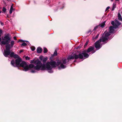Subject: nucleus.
Masks as SVG:
<instances>
[{
  "label": "nucleus",
  "instance_id": "f257e3e1",
  "mask_svg": "<svg viewBox=\"0 0 122 122\" xmlns=\"http://www.w3.org/2000/svg\"><path fill=\"white\" fill-rule=\"evenodd\" d=\"M69 56L67 59H62L58 61L57 63L56 61L51 60L50 62H48L46 64V66L45 65L42 64L41 61L39 60H36L35 61L34 63L36 66L35 68L37 71L44 70L46 69L47 70H51L52 68L58 66L60 65L61 67L62 68H64L66 66L64 65L67 62L69 61V60L71 59H69Z\"/></svg>",
  "mask_w": 122,
  "mask_h": 122
},
{
  "label": "nucleus",
  "instance_id": "f03ea898",
  "mask_svg": "<svg viewBox=\"0 0 122 122\" xmlns=\"http://www.w3.org/2000/svg\"><path fill=\"white\" fill-rule=\"evenodd\" d=\"M2 39L3 41L1 42L0 44L1 45H6L5 46L6 49L4 51L3 54L5 56L7 57L10 53V46L9 44L11 41V37L9 34H8L4 37H2Z\"/></svg>",
  "mask_w": 122,
  "mask_h": 122
},
{
  "label": "nucleus",
  "instance_id": "7ed1b4c3",
  "mask_svg": "<svg viewBox=\"0 0 122 122\" xmlns=\"http://www.w3.org/2000/svg\"><path fill=\"white\" fill-rule=\"evenodd\" d=\"M94 47L90 46L86 51H85L81 53L78 54H74L70 56L69 59H82L83 58L84 59L88 57L89 56L86 53V52L88 53L92 51V53H93L95 52V51L94 50Z\"/></svg>",
  "mask_w": 122,
  "mask_h": 122
},
{
  "label": "nucleus",
  "instance_id": "20e7f679",
  "mask_svg": "<svg viewBox=\"0 0 122 122\" xmlns=\"http://www.w3.org/2000/svg\"><path fill=\"white\" fill-rule=\"evenodd\" d=\"M109 35V32H105L100 39L95 43V47L97 50L99 49L101 47L103 44L107 43L106 41L108 40V37Z\"/></svg>",
  "mask_w": 122,
  "mask_h": 122
},
{
  "label": "nucleus",
  "instance_id": "39448f33",
  "mask_svg": "<svg viewBox=\"0 0 122 122\" xmlns=\"http://www.w3.org/2000/svg\"><path fill=\"white\" fill-rule=\"evenodd\" d=\"M15 61L13 60L11 61V65L14 67H19L20 65V63L21 62L22 60L19 56L17 58Z\"/></svg>",
  "mask_w": 122,
  "mask_h": 122
},
{
  "label": "nucleus",
  "instance_id": "423d86ee",
  "mask_svg": "<svg viewBox=\"0 0 122 122\" xmlns=\"http://www.w3.org/2000/svg\"><path fill=\"white\" fill-rule=\"evenodd\" d=\"M19 67H21L24 68L25 71H27L28 70V66L26 63L24 61H22L20 64Z\"/></svg>",
  "mask_w": 122,
  "mask_h": 122
},
{
  "label": "nucleus",
  "instance_id": "0eeeda50",
  "mask_svg": "<svg viewBox=\"0 0 122 122\" xmlns=\"http://www.w3.org/2000/svg\"><path fill=\"white\" fill-rule=\"evenodd\" d=\"M112 24L114 26V28H116L118 27V26L121 24V23L117 20L115 21V22L114 21L111 22Z\"/></svg>",
  "mask_w": 122,
  "mask_h": 122
},
{
  "label": "nucleus",
  "instance_id": "6e6552de",
  "mask_svg": "<svg viewBox=\"0 0 122 122\" xmlns=\"http://www.w3.org/2000/svg\"><path fill=\"white\" fill-rule=\"evenodd\" d=\"M10 57H13L15 59L17 58L19 56L18 55L15 54L13 52H12L11 53L10 52Z\"/></svg>",
  "mask_w": 122,
  "mask_h": 122
},
{
  "label": "nucleus",
  "instance_id": "1a4fd4ad",
  "mask_svg": "<svg viewBox=\"0 0 122 122\" xmlns=\"http://www.w3.org/2000/svg\"><path fill=\"white\" fill-rule=\"evenodd\" d=\"M114 27H113L112 26H111L109 27V32H107V31H105V32H109L110 35L108 36V39H109V37L108 36L110 35V33H113L114 32Z\"/></svg>",
  "mask_w": 122,
  "mask_h": 122
},
{
  "label": "nucleus",
  "instance_id": "9d476101",
  "mask_svg": "<svg viewBox=\"0 0 122 122\" xmlns=\"http://www.w3.org/2000/svg\"><path fill=\"white\" fill-rule=\"evenodd\" d=\"M105 22H104L102 23L101 25H99L98 26H96L94 29V30H95L96 29L98 28V27H101L103 28L104 27L105 25Z\"/></svg>",
  "mask_w": 122,
  "mask_h": 122
},
{
  "label": "nucleus",
  "instance_id": "9b49d317",
  "mask_svg": "<svg viewBox=\"0 0 122 122\" xmlns=\"http://www.w3.org/2000/svg\"><path fill=\"white\" fill-rule=\"evenodd\" d=\"M42 51V49L40 47H38L37 49V53H41Z\"/></svg>",
  "mask_w": 122,
  "mask_h": 122
},
{
  "label": "nucleus",
  "instance_id": "f8f14e48",
  "mask_svg": "<svg viewBox=\"0 0 122 122\" xmlns=\"http://www.w3.org/2000/svg\"><path fill=\"white\" fill-rule=\"evenodd\" d=\"M35 67H34V65H33L32 64H30L28 66V69L30 68H33V67H34V69L36 70L35 68V67Z\"/></svg>",
  "mask_w": 122,
  "mask_h": 122
},
{
  "label": "nucleus",
  "instance_id": "ddd939ff",
  "mask_svg": "<svg viewBox=\"0 0 122 122\" xmlns=\"http://www.w3.org/2000/svg\"><path fill=\"white\" fill-rule=\"evenodd\" d=\"M121 15L119 13H118V19L119 20L122 21V17H121Z\"/></svg>",
  "mask_w": 122,
  "mask_h": 122
},
{
  "label": "nucleus",
  "instance_id": "4468645a",
  "mask_svg": "<svg viewBox=\"0 0 122 122\" xmlns=\"http://www.w3.org/2000/svg\"><path fill=\"white\" fill-rule=\"evenodd\" d=\"M14 44V41H11L10 42V48L12 47Z\"/></svg>",
  "mask_w": 122,
  "mask_h": 122
},
{
  "label": "nucleus",
  "instance_id": "2eb2a0df",
  "mask_svg": "<svg viewBox=\"0 0 122 122\" xmlns=\"http://www.w3.org/2000/svg\"><path fill=\"white\" fill-rule=\"evenodd\" d=\"M44 53H46L47 52V49L46 48H44Z\"/></svg>",
  "mask_w": 122,
  "mask_h": 122
},
{
  "label": "nucleus",
  "instance_id": "dca6fc26",
  "mask_svg": "<svg viewBox=\"0 0 122 122\" xmlns=\"http://www.w3.org/2000/svg\"><path fill=\"white\" fill-rule=\"evenodd\" d=\"M57 55V52L56 50H55L53 54V56H56Z\"/></svg>",
  "mask_w": 122,
  "mask_h": 122
},
{
  "label": "nucleus",
  "instance_id": "f3484780",
  "mask_svg": "<svg viewBox=\"0 0 122 122\" xmlns=\"http://www.w3.org/2000/svg\"><path fill=\"white\" fill-rule=\"evenodd\" d=\"M116 7V4H115L114 3L113 5V8L112 9V10H114V8Z\"/></svg>",
  "mask_w": 122,
  "mask_h": 122
},
{
  "label": "nucleus",
  "instance_id": "a211bd4d",
  "mask_svg": "<svg viewBox=\"0 0 122 122\" xmlns=\"http://www.w3.org/2000/svg\"><path fill=\"white\" fill-rule=\"evenodd\" d=\"M31 49L32 51H34L35 49V48L34 46H32L31 47Z\"/></svg>",
  "mask_w": 122,
  "mask_h": 122
},
{
  "label": "nucleus",
  "instance_id": "6ab92c4d",
  "mask_svg": "<svg viewBox=\"0 0 122 122\" xmlns=\"http://www.w3.org/2000/svg\"><path fill=\"white\" fill-rule=\"evenodd\" d=\"M47 60V59L45 58L43 60V63H45Z\"/></svg>",
  "mask_w": 122,
  "mask_h": 122
},
{
  "label": "nucleus",
  "instance_id": "aec40b11",
  "mask_svg": "<svg viewBox=\"0 0 122 122\" xmlns=\"http://www.w3.org/2000/svg\"><path fill=\"white\" fill-rule=\"evenodd\" d=\"M2 10L4 13L6 11V9L4 7L3 8Z\"/></svg>",
  "mask_w": 122,
  "mask_h": 122
},
{
  "label": "nucleus",
  "instance_id": "412c9836",
  "mask_svg": "<svg viewBox=\"0 0 122 122\" xmlns=\"http://www.w3.org/2000/svg\"><path fill=\"white\" fill-rule=\"evenodd\" d=\"M3 33V31L2 30L0 29V37Z\"/></svg>",
  "mask_w": 122,
  "mask_h": 122
},
{
  "label": "nucleus",
  "instance_id": "4be33fe9",
  "mask_svg": "<svg viewBox=\"0 0 122 122\" xmlns=\"http://www.w3.org/2000/svg\"><path fill=\"white\" fill-rule=\"evenodd\" d=\"M21 45L23 46H26L27 45V44L25 43H23Z\"/></svg>",
  "mask_w": 122,
  "mask_h": 122
},
{
  "label": "nucleus",
  "instance_id": "5701e85b",
  "mask_svg": "<svg viewBox=\"0 0 122 122\" xmlns=\"http://www.w3.org/2000/svg\"><path fill=\"white\" fill-rule=\"evenodd\" d=\"M13 10V9H10L9 11V13L10 14H11Z\"/></svg>",
  "mask_w": 122,
  "mask_h": 122
},
{
  "label": "nucleus",
  "instance_id": "b1692460",
  "mask_svg": "<svg viewBox=\"0 0 122 122\" xmlns=\"http://www.w3.org/2000/svg\"><path fill=\"white\" fill-rule=\"evenodd\" d=\"M25 59L26 60H29L30 59V58L28 56H26L25 57Z\"/></svg>",
  "mask_w": 122,
  "mask_h": 122
},
{
  "label": "nucleus",
  "instance_id": "393cba45",
  "mask_svg": "<svg viewBox=\"0 0 122 122\" xmlns=\"http://www.w3.org/2000/svg\"><path fill=\"white\" fill-rule=\"evenodd\" d=\"M110 8V7L109 6H108L106 8V10L107 11V10L109 9Z\"/></svg>",
  "mask_w": 122,
  "mask_h": 122
},
{
  "label": "nucleus",
  "instance_id": "a878e982",
  "mask_svg": "<svg viewBox=\"0 0 122 122\" xmlns=\"http://www.w3.org/2000/svg\"><path fill=\"white\" fill-rule=\"evenodd\" d=\"M98 36V34L95 37V39H97Z\"/></svg>",
  "mask_w": 122,
  "mask_h": 122
},
{
  "label": "nucleus",
  "instance_id": "bb28decb",
  "mask_svg": "<svg viewBox=\"0 0 122 122\" xmlns=\"http://www.w3.org/2000/svg\"><path fill=\"white\" fill-rule=\"evenodd\" d=\"M19 41H20L21 42H23L24 41H23L21 40H19Z\"/></svg>",
  "mask_w": 122,
  "mask_h": 122
},
{
  "label": "nucleus",
  "instance_id": "cd10ccee",
  "mask_svg": "<svg viewBox=\"0 0 122 122\" xmlns=\"http://www.w3.org/2000/svg\"><path fill=\"white\" fill-rule=\"evenodd\" d=\"M14 39L15 40H17V39H16V37H15V36L14 37Z\"/></svg>",
  "mask_w": 122,
  "mask_h": 122
},
{
  "label": "nucleus",
  "instance_id": "c85d7f7f",
  "mask_svg": "<svg viewBox=\"0 0 122 122\" xmlns=\"http://www.w3.org/2000/svg\"><path fill=\"white\" fill-rule=\"evenodd\" d=\"M88 42H86V43L85 44L86 46V45H87V44H88Z\"/></svg>",
  "mask_w": 122,
  "mask_h": 122
},
{
  "label": "nucleus",
  "instance_id": "c756f323",
  "mask_svg": "<svg viewBox=\"0 0 122 122\" xmlns=\"http://www.w3.org/2000/svg\"><path fill=\"white\" fill-rule=\"evenodd\" d=\"M10 9H13V7H12V5L11 6V7H10Z\"/></svg>",
  "mask_w": 122,
  "mask_h": 122
},
{
  "label": "nucleus",
  "instance_id": "7c9ffc66",
  "mask_svg": "<svg viewBox=\"0 0 122 122\" xmlns=\"http://www.w3.org/2000/svg\"><path fill=\"white\" fill-rule=\"evenodd\" d=\"M0 23H1V25H4L3 23H2V22H1Z\"/></svg>",
  "mask_w": 122,
  "mask_h": 122
},
{
  "label": "nucleus",
  "instance_id": "2f4dec72",
  "mask_svg": "<svg viewBox=\"0 0 122 122\" xmlns=\"http://www.w3.org/2000/svg\"><path fill=\"white\" fill-rule=\"evenodd\" d=\"M50 72L49 71V72H51V73L52 72V70H50Z\"/></svg>",
  "mask_w": 122,
  "mask_h": 122
},
{
  "label": "nucleus",
  "instance_id": "473e14b6",
  "mask_svg": "<svg viewBox=\"0 0 122 122\" xmlns=\"http://www.w3.org/2000/svg\"><path fill=\"white\" fill-rule=\"evenodd\" d=\"M22 52V50H20V53H21V52Z\"/></svg>",
  "mask_w": 122,
  "mask_h": 122
},
{
  "label": "nucleus",
  "instance_id": "72a5a7b5",
  "mask_svg": "<svg viewBox=\"0 0 122 122\" xmlns=\"http://www.w3.org/2000/svg\"><path fill=\"white\" fill-rule=\"evenodd\" d=\"M1 38L0 37V42L1 41Z\"/></svg>",
  "mask_w": 122,
  "mask_h": 122
},
{
  "label": "nucleus",
  "instance_id": "f704fd0d",
  "mask_svg": "<svg viewBox=\"0 0 122 122\" xmlns=\"http://www.w3.org/2000/svg\"><path fill=\"white\" fill-rule=\"evenodd\" d=\"M31 72H34V71H31Z\"/></svg>",
  "mask_w": 122,
  "mask_h": 122
},
{
  "label": "nucleus",
  "instance_id": "c9c22d12",
  "mask_svg": "<svg viewBox=\"0 0 122 122\" xmlns=\"http://www.w3.org/2000/svg\"><path fill=\"white\" fill-rule=\"evenodd\" d=\"M113 0H111V1H113Z\"/></svg>",
  "mask_w": 122,
  "mask_h": 122
},
{
  "label": "nucleus",
  "instance_id": "e433bc0d",
  "mask_svg": "<svg viewBox=\"0 0 122 122\" xmlns=\"http://www.w3.org/2000/svg\"><path fill=\"white\" fill-rule=\"evenodd\" d=\"M1 11H0V14L1 13Z\"/></svg>",
  "mask_w": 122,
  "mask_h": 122
},
{
  "label": "nucleus",
  "instance_id": "4c0bfd02",
  "mask_svg": "<svg viewBox=\"0 0 122 122\" xmlns=\"http://www.w3.org/2000/svg\"><path fill=\"white\" fill-rule=\"evenodd\" d=\"M116 1H118L119 0H116Z\"/></svg>",
  "mask_w": 122,
  "mask_h": 122
},
{
  "label": "nucleus",
  "instance_id": "58836bf2",
  "mask_svg": "<svg viewBox=\"0 0 122 122\" xmlns=\"http://www.w3.org/2000/svg\"><path fill=\"white\" fill-rule=\"evenodd\" d=\"M31 62V63H33L32 62Z\"/></svg>",
  "mask_w": 122,
  "mask_h": 122
}]
</instances>
